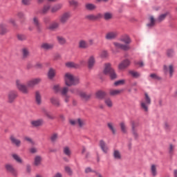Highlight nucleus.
Here are the masks:
<instances>
[{
	"instance_id": "nucleus-52",
	"label": "nucleus",
	"mask_w": 177,
	"mask_h": 177,
	"mask_svg": "<svg viewBox=\"0 0 177 177\" xmlns=\"http://www.w3.org/2000/svg\"><path fill=\"white\" fill-rule=\"evenodd\" d=\"M53 91L56 93H59V92H61L62 88H60V85H59V84L54 85Z\"/></svg>"
},
{
	"instance_id": "nucleus-34",
	"label": "nucleus",
	"mask_w": 177,
	"mask_h": 177,
	"mask_svg": "<svg viewBox=\"0 0 177 177\" xmlns=\"http://www.w3.org/2000/svg\"><path fill=\"white\" fill-rule=\"evenodd\" d=\"M122 89L120 90H116V89H111L109 91V95L111 96H117L118 95H120V93H121L122 92Z\"/></svg>"
},
{
	"instance_id": "nucleus-48",
	"label": "nucleus",
	"mask_w": 177,
	"mask_h": 177,
	"mask_svg": "<svg viewBox=\"0 0 177 177\" xmlns=\"http://www.w3.org/2000/svg\"><path fill=\"white\" fill-rule=\"evenodd\" d=\"M60 93H61V95H62V96H66V95H68L67 93H68V87H67V86L63 87V88L61 89Z\"/></svg>"
},
{
	"instance_id": "nucleus-32",
	"label": "nucleus",
	"mask_w": 177,
	"mask_h": 177,
	"mask_svg": "<svg viewBox=\"0 0 177 177\" xmlns=\"http://www.w3.org/2000/svg\"><path fill=\"white\" fill-rule=\"evenodd\" d=\"M104 102L106 107H109V109H111V107H113V100H111V98H105Z\"/></svg>"
},
{
	"instance_id": "nucleus-39",
	"label": "nucleus",
	"mask_w": 177,
	"mask_h": 177,
	"mask_svg": "<svg viewBox=\"0 0 177 177\" xmlns=\"http://www.w3.org/2000/svg\"><path fill=\"white\" fill-rule=\"evenodd\" d=\"M80 96L83 100H88V99H91V94H87L85 92H80Z\"/></svg>"
},
{
	"instance_id": "nucleus-41",
	"label": "nucleus",
	"mask_w": 177,
	"mask_h": 177,
	"mask_svg": "<svg viewBox=\"0 0 177 177\" xmlns=\"http://www.w3.org/2000/svg\"><path fill=\"white\" fill-rule=\"evenodd\" d=\"M12 157L19 164H23V159H21V158L19 155L14 153L12 155Z\"/></svg>"
},
{
	"instance_id": "nucleus-63",
	"label": "nucleus",
	"mask_w": 177,
	"mask_h": 177,
	"mask_svg": "<svg viewBox=\"0 0 177 177\" xmlns=\"http://www.w3.org/2000/svg\"><path fill=\"white\" fill-rule=\"evenodd\" d=\"M85 174H91L92 172H96L93 169H92V168L91 167H86L85 170H84Z\"/></svg>"
},
{
	"instance_id": "nucleus-36",
	"label": "nucleus",
	"mask_w": 177,
	"mask_h": 177,
	"mask_svg": "<svg viewBox=\"0 0 177 177\" xmlns=\"http://www.w3.org/2000/svg\"><path fill=\"white\" fill-rule=\"evenodd\" d=\"M55 75H56V70L53 69V68H50L48 73V76L50 80H53V78H55Z\"/></svg>"
},
{
	"instance_id": "nucleus-14",
	"label": "nucleus",
	"mask_w": 177,
	"mask_h": 177,
	"mask_svg": "<svg viewBox=\"0 0 177 177\" xmlns=\"http://www.w3.org/2000/svg\"><path fill=\"white\" fill-rule=\"evenodd\" d=\"M113 45L116 49H122V50H129L131 49L129 45H124L118 42H113Z\"/></svg>"
},
{
	"instance_id": "nucleus-8",
	"label": "nucleus",
	"mask_w": 177,
	"mask_h": 177,
	"mask_svg": "<svg viewBox=\"0 0 177 177\" xmlns=\"http://www.w3.org/2000/svg\"><path fill=\"white\" fill-rule=\"evenodd\" d=\"M163 71L165 75H168V74H169V77H171L172 75H174V65L172 64H170L169 66L164 65Z\"/></svg>"
},
{
	"instance_id": "nucleus-58",
	"label": "nucleus",
	"mask_w": 177,
	"mask_h": 177,
	"mask_svg": "<svg viewBox=\"0 0 177 177\" xmlns=\"http://www.w3.org/2000/svg\"><path fill=\"white\" fill-rule=\"evenodd\" d=\"M59 136L57 135V133H53L50 137V140L53 142H56Z\"/></svg>"
},
{
	"instance_id": "nucleus-59",
	"label": "nucleus",
	"mask_w": 177,
	"mask_h": 177,
	"mask_svg": "<svg viewBox=\"0 0 177 177\" xmlns=\"http://www.w3.org/2000/svg\"><path fill=\"white\" fill-rule=\"evenodd\" d=\"M8 23L10 24H12L14 27H16L17 24H16V20L13 18H10L8 20Z\"/></svg>"
},
{
	"instance_id": "nucleus-3",
	"label": "nucleus",
	"mask_w": 177,
	"mask_h": 177,
	"mask_svg": "<svg viewBox=\"0 0 177 177\" xmlns=\"http://www.w3.org/2000/svg\"><path fill=\"white\" fill-rule=\"evenodd\" d=\"M151 104V98L147 93H145L144 99L140 102V109L144 113H149V107Z\"/></svg>"
},
{
	"instance_id": "nucleus-27",
	"label": "nucleus",
	"mask_w": 177,
	"mask_h": 177,
	"mask_svg": "<svg viewBox=\"0 0 177 177\" xmlns=\"http://www.w3.org/2000/svg\"><path fill=\"white\" fill-rule=\"evenodd\" d=\"M57 41L59 45H66L67 44V39L62 35L57 36Z\"/></svg>"
},
{
	"instance_id": "nucleus-54",
	"label": "nucleus",
	"mask_w": 177,
	"mask_h": 177,
	"mask_svg": "<svg viewBox=\"0 0 177 177\" xmlns=\"http://www.w3.org/2000/svg\"><path fill=\"white\" fill-rule=\"evenodd\" d=\"M32 0H21V4L24 6H30L31 5Z\"/></svg>"
},
{
	"instance_id": "nucleus-53",
	"label": "nucleus",
	"mask_w": 177,
	"mask_h": 177,
	"mask_svg": "<svg viewBox=\"0 0 177 177\" xmlns=\"http://www.w3.org/2000/svg\"><path fill=\"white\" fill-rule=\"evenodd\" d=\"M100 57L106 59L109 56V53L106 50H102L100 54Z\"/></svg>"
},
{
	"instance_id": "nucleus-20",
	"label": "nucleus",
	"mask_w": 177,
	"mask_h": 177,
	"mask_svg": "<svg viewBox=\"0 0 177 177\" xmlns=\"http://www.w3.org/2000/svg\"><path fill=\"white\" fill-rule=\"evenodd\" d=\"M50 102L55 107H60V100L57 97H52Z\"/></svg>"
},
{
	"instance_id": "nucleus-37",
	"label": "nucleus",
	"mask_w": 177,
	"mask_h": 177,
	"mask_svg": "<svg viewBox=\"0 0 177 177\" xmlns=\"http://www.w3.org/2000/svg\"><path fill=\"white\" fill-rule=\"evenodd\" d=\"M107 127L112 132L113 135H115V133L117 132V130L115 129V127H114V123L113 122H108Z\"/></svg>"
},
{
	"instance_id": "nucleus-45",
	"label": "nucleus",
	"mask_w": 177,
	"mask_h": 177,
	"mask_svg": "<svg viewBox=\"0 0 177 177\" xmlns=\"http://www.w3.org/2000/svg\"><path fill=\"white\" fill-rule=\"evenodd\" d=\"M113 157L115 160H121V153L118 150H114Z\"/></svg>"
},
{
	"instance_id": "nucleus-40",
	"label": "nucleus",
	"mask_w": 177,
	"mask_h": 177,
	"mask_svg": "<svg viewBox=\"0 0 177 177\" xmlns=\"http://www.w3.org/2000/svg\"><path fill=\"white\" fill-rule=\"evenodd\" d=\"M166 55L167 57H174L175 56V50L173 48H169L166 51Z\"/></svg>"
},
{
	"instance_id": "nucleus-29",
	"label": "nucleus",
	"mask_w": 177,
	"mask_h": 177,
	"mask_svg": "<svg viewBox=\"0 0 177 177\" xmlns=\"http://www.w3.org/2000/svg\"><path fill=\"white\" fill-rule=\"evenodd\" d=\"M120 127V131L124 134L128 133V127H127V124H125V122H121L119 124Z\"/></svg>"
},
{
	"instance_id": "nucleus-30",
	"label": "nucleus",
	"mask_w": 177,
	"mask_h": 177,
	"mask_svg": "<svg viewBox=\"0 0 177 177\" xmlns=\"http://www.w3.org/2000/svg\"><path fill=\"white\" fill-rule=\"evenodd\" d=\"M59 27H60V24L57 21H54L48 26V30H57Z\"/></svg>"
},
{
	"instance_id": "nucleus-38",
	"label": "nucleus",
	"mask_w": 177,
	"mask_h": 177,
	"mask_svg": "<svg viewBox=\"0 0 177 177\" xmlns=\"http://www.w3.org/2000/svg\"><path fill=\"white\" fill-rule=\"evenodd\" d=\"M63 153L67 157H70L71 156V149L70 148V147H64L63 148Z\"/></svg>"
},
{
	"instance_id": "nucleus-6",
	"label": "nucleus",
	"mask_w": 177,
	"mask_h": 177,
	"mask_svg": "<svg viewBox=\"0 0 177 177\" xmlns=\"http://www.w3.org/2000/svg\"><path fill=\"white\" fill-rule=\"evenodd\" d=\"M71 17V12H64L60 17H59V23L61 24H66L70 20V18Z\"/></svg>"
},
{
	"instance_id": "nucleus-62",
	"label": "nucleus",
	"mask_w": 177,
	"mask_h": 177,
	"mask_svg": "<svg viewBox=\"0 0 177 177\" xmlns=\"http://www.w3.org/2000/svg\"><path fill=\"white\" fill-rule=\"evenodd\" d=\"M134 64L136 66H139V67H143L145 66V64L142 61H135Z\"/></svg>"
},
{
	"instance_id": "nucleus-35",
	"label": "nucleus",
	"mask_w": 177,
	"mask_h": 177,
	"mask_svg": "<svg viewBox=\"0 0 177 177\" xmlns=\"http://www.w3.org/2000/svg\"><path fill=\"white\" fill-rule=\"evenodd\" d=\"M62 8H63L62 4H57L54 6L53 7L51 8V13H56V12H59V10L62 9Z\"/></svg>"
},
{
	"instance_id": "nucleus-4",
	"label": "nucleus",
	"mask_w": 177,
	"mask_h": 177,
	"mask_svg": "<svg viewBox=\"0 0 177 177\" xmlns=\"http://www.w3.org/2000/svg\"><path fill=\"white\" fill-rule=\"evenodd\" d=\"M103 73L105 75H109L111 80H115L117 78V73H115V71L111 67V64L107 63L104 64Z\"/></svg>"
},
{
	"instance_id": "nucleus-7",
	"label": "nucleus",
	"mask_w": 177,
	"mask_h": 177,
	"mask_svg": "<svg viewBox=\"0 0 177 177\" xmlns=\"http://www.w3.org/2000/svg\"><path fill=\"white\" fill-rule=\"evenodd\" d=\"M102 17L103 15H102L101 13L89 14L85 17V19H86V20H90L91 21H97V20H100Z\"/></svg>"
},
{
	"instance_id": "nucleus-57",
	"label": "nucleus",
	"mask_w": 177,
	"mask_h": 177,
	"mask_svg": "<svg viewBox=\"0 0 177 177\" xmlns=\"http://www.w3.org/2000/svg\"><path fill=\"white\" fill-rule=\"evenodd\" d=\"M68 3L71 5V6H74L75 8H77V6H78V1L75 0H71L68 1Z\"/></svg>"
},
{
	"instance_id": "nucleus-2",
	"label": "nucleus",
	"mask_w": 177,
	"mask_h": 177,
	"mask_svg": "<svg viewBox=\"0 0 177 177\" xmlns=\"http://www.w3.org/2000/svg\"><path fill=\"white\" fill-rule=\"evenodd\" d=\"M64 81L66 86H74L80 84V78L75 77L71 73H66L64 75Z\"/></svg>"
},
{
	"instance_id": "nucleus-43",
	"label": "nucleus",
	"mask_w": 177,
	"mask_h": 177,
	"mask_svg": "<svg viewBox=\"0 0 177 177\" xmlns=\"http://www.w3.org/2000/svg\"><path fill=\"white\" fill-rule=\"evenodd\" d=\"M129 74L133 78H139V77H140V73L135 71H129Z\"/></svg>"
},
{
	"instance_id": "nucleus-18",
	"label": "nucleus",
	"mask_w": 177,
	"mask_h": 177,
	"mask_svg": "<svg viewBox=\"0 0 177 177\" xmlns=\"http://www.w3.org/2000/svg\"><path fill=\"white\" fill-rule=\"evenodd\" d=\"M10 140H11L12 145H15V146H16L17 147H20L21 146V140L17 139L14 136H11Z\"/></svg>"
},
{
	"instance_id": "nucleus-5",
	"label": "nucleus",
	"mask_w": 177,
	"mask_h": 177,
	"mask_svg": "<svg viewBox=\"0 0 177 177\" xmlns=\"http://www.w3.org/2000/svg\"><path fill=\"white\" fill-rule=\"evenodd\" d=\"M130 124L131 127V134L136 139H138L139 138V133H138V129L137 127H139V122L135 121V120H131Z\"/></svg>"
},
{
	"instance_id": "nucleus-47",
	"label": "nucleus",
	"mask_w": 177,
	"mask_h": 177,
	"mask_svg": "<svg viewBox=\"0 0 177 177\" xmlns=\"http://www.w3.org/2000/svg\"><path fill=\"white\" fill-rule=\"evenodd\" d=\"M77 124L80 128H82V127H84V125H86V122L85 121V120H83L81 118L77 119Z\"/></svg>"
},
{
	"instance_id": "nucleus-22",
	"label": "nucleus",
	"mask_w": 177,
	"mask_h": 177,
	"mask_svg": "<svg viewBox=\"0 0 177 177\" xmlns=\"http://www.w3.org/2000/svg\"><path fill=\"white\" fill-rule=\"evenodd\" d=\"M86 10H88L89 12H93V10H96V5L92 3H86L84 6Z\"/></svg>"
},
{
	"instance_id": "nucleus-28",
	"label": "nucleus",
	"mask_w": 177,
	"mask_h": 177,
	"mask_svg": "<svg viewBox=\"0 0 177 177\" xmlns=\"http://www.w3.org/2000/svg\"><path fill=\"white\" fill-rule=\"evenodd\" d=\"M120 41L121 42H124V44H126L124 45H129V44H131V38L127 35L122 36L120 38Z\"/></svg>"
},
{
	"instance_id": "nucleus-61",
	"label": "nucleus",
	"mask_w": 177,
	"mask_h": 177,
	"mask_svg": "<svg viewBox=\"0 0 177 177\" xmlns=\"http://www.w3.org/2000/svg\"><path fill=\"white\" fill-rule=\"evenodd\" d=\"M65 171L66 174H68V175H73V170H71V168H70V167H65Z\"/></svg>"
},
{
	"instance_id": "nucleus-55",
	"label": "nucleus",
	"mask_w": 177,
	"mask_h": 177,
	"mask_svg": "<svg viewBox=\"0 0 177 177\" xmlns=\"http://www.w3.org/2000/svg\"><path fill=\"white\" fill-rule=\"evenodd\" d=\"M125 84V80H118L114 82L115 86H120V85H124Z\"/></svg>"
},
{
	"instance_id": "nucleus-49",
	"label": "nucleus",
	"mask_w": 177,
	"mask_h": 177,
	"mask_svg": "<svg viewBox=\"0 0 177 177\" xmlns=\"http://www.w3.org/2000/svg\"><path fill=\"white\" fill-rule=\"evenodd\" d=\"M149 24H147V27H153L154 24H156V19H154V17L151 16L149 17Z\"/></svg>"
},
{
	"instance_id": "nucleus-23",
	"label": "nucleus",
	"mask_w": 177,
	"mask_h": 177,
	"mask_svg": "<svg viewBox=\"0 0 177 177\" xmlns=\"http://www.w3.org/2000/svg\"><path fill=\"white\" fill-rule=\"evenodd\" d=\"M95 63H96L95 57L91 56L88 60V68H89V70H92L95 66Z\"/></svg>"
},
{
	"instance_id": "nucleus-25",
	"label": "nucleus",
	"mask_w": 177,
	"mask_h": 177,
	"mask_svg": "<svg viewBox=\"0 0 177 177\" xmlns=\"http://www.w3.org/2000/svg\"><path fill=\"white\" fill-rule=\"evenodd\" d=\"M65 66L68 68H80V64H77L73 62H66L65 64Z\"/></svg>"
},
{
	"instance_id": "nucleus-19",
	"label": "nucleus",
	"mask_w": 177,
	"mask_h": 177,
	"mask_svg": "<svg viewBox=\"0 0 177 177\" xmlns=\"http://www.w3.org/2000/svg\"><path fill=\"white\" fill-rule=\"evenodd\" d=\"M78 47L80 49H88L89 48V44L86 40L81 39L78 42Z\"/></svg>"
},
{
	"instance_id": "nucleus-51",
	"label": "nucleus",
	"mask_w": 177,
	"mask_h": 177,
	"mask_svg": "<svg viewBox=\"0 0 177 177\" xmlns=\"http://www.w3.org/2000/svg\"><path fill=\"white\" fill-rule=\"evenodd\" d=\"M104 18L105 20H110V19L113 18V14L111 12H106L104 15Z\"/></svg>"
},
{
	"instance_id": "nucleus-64",
	"label": "nucleus",
	"mask_w": 177,
	"mask_h": 177,
	"mask_svg": "<svg viewBox=\"0 0 177 177\" xmlns=\"http://www.w3.org/2000/svg\"><path fill=\"white\" fill-rule=\"evenodd\" d=\"M151 78L153 80H161L160 77H158L156 73H152L150 75Z\"/></svg>"
},
{
	"instance_id": "nucleus-9",
	"label": "nucleus",
	"mask_w": 177,
	"mask_h": 177,
	"mask_svg": "<svg viewBox=\"0 0 177 177\" xmlns=\"http://www.w3.org/2000/svg\"><path fill=\"white\" fill-rule=\"evenodd\" d=\"M18 94L17 91H10L8 93V103H13L15 100H16V98L17 97Z\"/></svg>"
},
{
	"instance_id": "nucleus-10",
	"label": "nucleus",
	"mask_w": 177,
	"mask_h": 177,
	"mask_svg": "<svg viewBox=\"0 0 177 177\" xmlns=\"http://www.w3.org/2000/svg\"><path fill=\"white\" fill-rule=\"evenodd\" d=\"M30 125L32 128H39V127H42L44 125V120L37 119V120H31Z\"/></svg>"
},
{
	"instance_id": "nucleus-46",
	"label": "nucleus",
	"mask_w": 177,
	"mask_h": 177,
	"mask_svg": "<svg viewBox=\"0 0 177 177\" xmlns=\"http://www.w3.org/2000/svg\"><path fill=\"white\" fill-rule=\"evenodd\" d=\"M175 147H176V146L174 144L169 145V154H170L171 156L174 154L175 151Z\"/></svg>"
},
{
	"instance_id": "nucleus-26",
	"label": "nucleus",
	"mask_w": 177,
	"mask_h": 177,
	"mask_svg": "<svg viewBox=\"0 0 177 177\" xmlns=\"http://www.w3.org/2000/svg\"><path fill=\"white\" fill-rule=\"evenodd\" d=\"M7 32H9V30L6 26L3 24H0V35H6Z\"/></svg>"
},
{
	"instance_id": "nucleus-17",
	"label": "nucleus",
	"mask_w": 177,
	"mask_h": 177,
	"mask_svg": "<svg viewBox=\"0 0 177 177\" xmlns=\"http://www.w3.org/2000/svg\"><path fill=\"white\" fill-rule=\"evenodd\" d=\"M35 99L36 102V104L40 106L42 104V96L41 95V92L37 91L35 94Z\"/></svg>"
},
{
	"instance_id": "nucleus-42",
	"label": "nucleus",
	"mask_w": 177,
	"mask_h": 177,
	"mask_svg": "<svg viewBox=\"0 0 177 177\" xmlns=\"http://www.w3.org/2000/svg\"><path fill=\"white\" fill-rule=\"evenodd\" d=\"M168 15H169V12H166L165 14L160 15L158 17L157 21H158L159 23H161V21H164V20H165V18L168 16Z\"/></svg>"
},
{
	"instance_id": "nucleus-56",
	"label": "nucleus",
	"mask_w": 177,
	"mask_h": 177,
	"mask_svg": "<svg viewBox=\"0 0 177 177\" xmlns=\"http://www.w3.org/2000/svg\"><path fill=\"white\" fill-rule=\"evenodd\" d=\"M17 17H19L21 20L26 19V15L23 12H19L17 14Z\"/></svg>"
},
{
	"instance_id": "nucleus-16",
	"label": "nucleus",
	"mask_w": 177,
	"mask_h": 177,
	"mask_svg": "<svg viewBox=\"0 0 177 177\" xmlns=\"http://www.w3.org/2000/svg\"><path fill=\"white\" fill-rule=\"evenodd\" d=\"M131 61H129V59H125L118 65V68L119 70H125V68H127V67H129Z\"/></svg>"
},
{
	"instance_id": "nucleus-33",
	"label": "nucleus",
	"mask_w": 177,
	"mask_h": 177,
	"mask_svg": "<svg viewBox=\"0 0 177 177\" xmlns=\"http://www.w3.org/2000/svg\"><path fill=\"white\" fill-rule=\"evenodd\" d=\"M106 92L103 91H99L95 93V96L97 97V99H104V97L106 96Z\"/></svg>"
},
{
	"instance_id": "nucleus-12",
	"label": "nucleus",
	"mask_w": 177,
	"mask_h": 177,
	"mask_svg": "<svg viewBox=\"0 0 177 177\" xmlns=\"http://www.w3.org/2000/svg\"><path fill=\"white\" fill-rule=\"evenodd\" d=\"M5 168L6 169L7 172H10V174H12V175H13V176H17V170H16V169H15L13 165H10V164H6L5 165Z\"/></svg>"
},
{
	"instance_id": "nucleus-60",
	"label": "nucleus",
	"mask_w": 177,
	"mask_h": 177,
	"mask_svg": "<svg viewBox=\"0 0 177 177\" xmlns=\"http://www.w3.org/2000/svg\"><path fill=\"white\" fill-rule=\"evenodd\" d=\"M26 37L24 35H17V39L19 41H26Z\"/></svg>"
},
{
	"instance_id": "nucleus-21",
	"label": "nucleus",
	"mask_w": 177,
	"mask_h": 177,
	"mask_svg": "<svg viewBox=\"0 0 177 177\" xmlns=\"http://www.w3.org/2000/svg\"><path fill=\"white\" fill-rule=\"evenodd\" d=\"M54 45L53 44H50V43H42L41 44V49H44V50H52L53 48H54Z\"/></svg>"
},
{
	"instance_id": "nucleus-15",
	"label": "nucleus",
	"mask_w": 177,
	"mask_h": 177,
	"mask_svg": "<svg viewBox=\"0 0 177 177\" xmlns=\"http://www.w3.org/2000/svg\"><path fill=\"white\" fill-rule=\"evenodd\" d=\"M100 147L103 153L107 154V153L109 152V147L107 146V144L106 143V142H104V140H100Z\"/></svg>"
},
{
	"instance_id": "nucleus-44",
	"label": "nucleus",
	"mask_w": 177,
	"mask_h": 177,
	"mask_svg": "<svg viewBox=\"0 0 177 177\" xmlns=\"http://www.w3.org/2000/svg\"><path fill=\"white\" fill-rule=\"evenodd\" d=\"M151 173L152 176H157V166L155 165L151 166Z\"/></svg>"
},
{
	"instance_id": "nucleus-24",
	"label": "nucleus",
	"mask_w": 177,
	"mask_h": 177,
	"mask_svg": "<svg viewBox=\"0 0 177 177\" xmlns=\"http://www.w3.org/2000/svg\"><path fill=\"white\" fill-rule=\"evenodd\" d=\"M42 162V156H36L34 158L33 165L35 167H39Z\"/></svg>"
},
{
	"instance_id": "nucleus-50",
	"label": "nucleus",
	"mask_w": 177,
	"mask_h": 177,
	"mask_svg": "<svg viewBox=\"0 0 177 177\" xmlns=\"http://www.w3.org/2000/svg\"><path fill=\"white\" fill-rule=\"evenodd\" d=\"M22 55L23 57L26 58L30 56V51L28 50V48H24L22 49Z\"/></svg>"
},
{
	"instance_id": "nucleus-11",
	"label": "nucleus",
	"mask_w": 177,
	"mask_h": 177,
	"mask_svg": "<svg viewBox=\"0 0 177 177\" xmlns=\"http://www.w3.org/2000/svg\"><path fill=\"white\" fill-rule=\"evenodd\" d=\"M118 31L108 32L105 35V39H106L108 41L115 39V38L118 37Z\"/></svg>"
},
{
	"instance_id": "nucleus-31",
	"label": "nucleus",
	"mask_w": 177,
	"mask_h": 177,
	"mask_svg": "<svg viewBox=\"0 0 177 177\" xmlns=\"http://www.w3.org/2000/svg\"><path fill=\"white\" fill-rule=\"evenodd\" d=\"M50 10V5L46 4L44 5L43 8L40 10V14L41 15H46L48 12Z\"/></svg>"
},
{
	"instance_id": "nucleus-1",
	"label": "nucleus",
	"mask_w": 177,
	"mask_h": 177,
	"mask_svg": "<svg viewBox=\"0 0 177 177\" xmlns=\"http://www.w3.org/2000/svg\"><path fill=\"white\" fill-rule=\"evenodd\" d=\"M42 80L39 77L33 78L27 82L26 85L21 83V80L20 79H17L15 80V85L17 88L19 90L20 92L24 93V95H28V88L32 89L35 87V86L41 84Z\"/></svg>"
},
{
	"instance_id": "nucleus-13",
	"label": "nucleus",
	"mask_w": 177,
	"mask_h": 177,
	"mask_svg": "<svg viewBox=\"0 0 177 177\" xmlns=\"http://www.w3.org/2000/svg\"><path fill=\"white\" fill-rule=\"evenodd\" d=\"M32 24L35 26L37 31L39 32H41V30H42V26L41 25V23L39 22V19H38L37 17H33Z\"/></svg>"
}]
</instances>
